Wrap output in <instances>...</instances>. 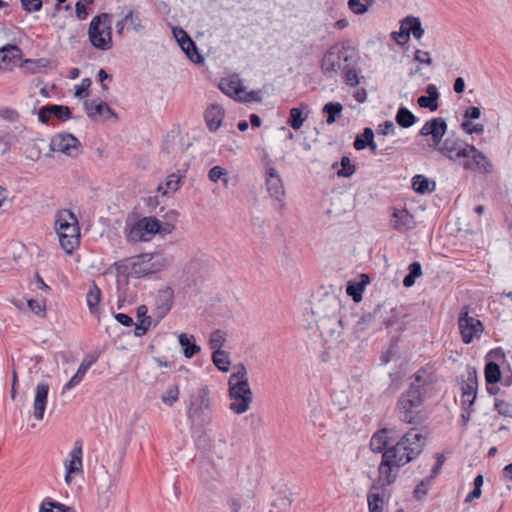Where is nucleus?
I'll list each match as a JSON object with an SVG mask.
<instances>
[{
    "mask_svg": "<svg viewBox=\"0 0 512 512\" xmlns=\"http://www.w3.org/2000/svg\"><path fill=\"white\" fill-rule=\"evenodd\" d=\"M227 175V170L221 166H214L208 172V178L212 182H217Z\"/></svg>",
    "mask_w": 512,
    "mask_h": 512,
    "instance_id": "nucleus-56",
    "label": "nucleus"
},
{
    "mask_svg": "<svg viewBox=\"0 0 512 512\" xmlns=\"http://www.w3.org/2000/svg\"><path fill=\"white\" fill-rule=\"evenodd\" d=\"M173 298L174 292L171 287H165L159 290L155 299L156 311L159 318H163L171 310Z\"/></svg>",
    "mask_w": 512,
    "mask_h": 512,
    "instance_id": "nucleus-19",
    "label": "nucleus"
},
{
    "mask_svg": "<svg viewBox=\"0 0 512 512\" xmlns=\"http://www.w3.org/2000/svg\"><path fill=\"white\" fill-rule=\"evenodd\" d=\"M458 328L463 343L470 344L474 339H479L484 331L483 323L469 315V307L464 306L458 317Z\"/></svg>",
    "mask_w": 512,
    "mask_h": 512,
    "instance_id": "nucleus-9",
    "label": "nucleus"
},
{
    "mask_svg": "<svg viewBox=\"0 0 512 512\" xmlns=\"http://www.w3.org/2000/svg\"><path fill=\"white\" fill-rule=\"evenodd\" d=\"M500 366L493 361L486 363L484 368V375L487 385H493L501 380Z\"/></svg>",
    "mask_w": 512,
    "mask_h": 512,
    "instance_id": "nucleus-35",
    "label": "nucleus"
},
{
    "mask_svg": "<svg viewBox=\"0 0 512 512\" xmlns=\"http://www.w3.org/2000/svg\"><path fill=\"white\" fill-rule=\"evenodd\" d=\"M226 341V333L220 329L212 332L209 339V346L214 351H223L222 347Z\"/></svg>",
    "mask_w": 512,
    "mask_h": 512,
    "instance_id": "nucleus-43",
    "label": "nucleus"
},
{
    "mask_svg": "<svg viewBox=\"0 0 512 512\" xmlns=\"http://www.w3.org/2000/svg\"><path fill=\"white\" fill-rule=\"evenodd\" d=\"M124 21H126L127 24H129L131 28L136 32H140L144 29L139 12L129 10L124 16Z\"/></svg>",
    "mask_w": 512,
    "mask_h": 512,
    "instance_id": "nucleus-45",
    "label": "nucleus"
},
{
    "mask_svg": "<svg viewBox=\"0 0 512 512\" xmlns=\"http://www.w3.org/2000/svg\"><path fill=\"white\" fill-rule=\"evenodd\" d=\"M426 93L428 95H422L417 99V104L421 108H427L430 111H436L438 109L439 92L434 84H429L426 87Z\"/></svg>",
    "mask_w": 512,
    "mask_h": 512,
    "instance_id": "nucleus-24",
    "label": "nucleus"
},
{
    "mask_svg": "<svg viewBox=\"0 0 512 512\" xmlns=\"http://www.w3.org/2000/svg\"><path fill=\"white\" fill-rule=\"evenodd\" d=\"M54 224L62 249L67 254H72L80 244L78 218L71 210L62 209L56 213Z\"/></svg>",
    "mask_w": 512,
    "mask_h": 512,
    "instance_id": "nucleus-4",
    "label": "nucleus"
},
{
    "mask_svg": "<svg viewBox=\"0 0 512 512\" xmlns=\"http://www.w3.org/2000/svg\"><path fill=\"white\" fill-rule=\"evenodd\" d=\"M88 38L91 45L98 50L108 51L113 47L110 14L101 13L92 18Z\"/></svg>",
    "mask_w": 512,
    "mask_h": 512,
    "instance_id": "nucleus-5",
    "label": "nucleus"
},
{
    "mask_svg": "<svg viewBox=\"0 0 512 512\" xmlns=\"http://www.w3.org/2000/svg\"><path fill=\"white\" fill-rule=\"evenodd\" d=\"M179 397V389L178 386H173L167 389V391L162 395L161 399L163 403L168 406H172Z\"/></svg>",
    "mask_w": 512,
    "mask_h": 512,
    "instance_id": "nucleus-50",
    "label": "nucleus"
},
{
    "mask_svg": "<svg viewBox=\"0 0 512 512\" xmlns=\"http://www.w3.org/2000/svg\"><path fill=\"white\" fill-rule=\"evenodd\" d=\"M90 85L91 80L89 78L82 79L81 84L76 86L75 96L78 98L87 97L89 94Z\"/></svg>",
    "mask_w": 512,
    "mask_h": 512,
    "instance_id": "nucleus-57",
    "label": "nucleus"
},
{
    "mask_svg": "<svg viewBox=\"0 0 512 512\" xmlns=\"http://www.w3.org/2000/svg\"><path fill=\"white\" fill-rule=\"evenodd\" d=\"M49 392V384L41 381L36 386V393L34 398V417L37 420H42L47 404V397Z\"/></svg>",
    "mask_w": 512,
    "mask_h": 512,
    "instance_id": "nucleus-17",
    "label": "nucleus"
},
{
    "mask_svg": "<svg viewBox=\"0 0 512 512\" xmlns=\"http://www.w3.org/2000/svg\"><path fill=\"white\" fill-rule=\"evenodd\" d=\"M494 409L503 416H512V405H510L508 402L501 400V399H495L494 403Z\"/></svg>",
    "mask_w": 512,
    "mask_h": 512,
    "instance_id": "nucleus-53",
    "label": "nucleus"
},
{
    "mask_svg": "<svg viewBox=\"0 0 512 512\" xmlns=\"http://www.w3.org/2000/svg\"><path fill=\"white\" fill-rule=\"evenodd\" d=\"M50 110L52 116L57 118L58 120L66 121L72 118V113L68 106L51 104Z\"/></svg>",
    "mask_w": 512,
    "mask_h": 512,
    "instance_id": "nucleus-44",
    "label": "nucleus"
},
{
    "mask_svg": "<svg viewBox=\"0 0 512 512\" xmlns=\"http://www.w3.org/2000/svg\"><path fill=\"white\" fill-rule=\"evenodd\" d=\"M72 508L51 499H45L41 506L40 512H70Z\"/></svg>",
    "mask_w": 512,
    "mask_h": 512,
    "instance_id": "nucleus-42",
    "label": "nucleus"
},
{
    "mask_svg": "<svg viewBox=\"0 0 512 512\" xmlns=\"http://www.w3.org/2000/svg\"><path fill=\"white\" fill-rule=\"evenodd\" d=\"M391 225L397 231L411 230L415 226V220L408 210L395 209L392 214Z\"/></svg>",
    "mask_w": 512,
    "mask_h": 512,
    "instance_id": "nucleus-18",
    "label": "nucleus"
},
{
    "mask_svg": "<svg viewBox=\"0 0 512 512\" xmlns=\"http://www.w3.org/2000/svg\"><path fill=\"white\" fill-rule=\"evenodd\" d=\"M461 128L467 134H482L484 132L483 124H473L470 121H464L461 123Z\"/></svg>",
    "mask_w": 512,
    "mask_h": 512,
    "instance_id": "nucleus-54",
    "label": "nucleus"
},
{
    "mask_svg": "<svg viewBox=\"0 0 512 512\" xmlns=\"http://www.w3.org/2000/svg\"><path fill=\"white\" fill-rule=\"evenodd\" d=\"M433 380V373L426 367L420 368L412 375L408 388L400 394L396 403V411L401 422L411 425L424 422L421 407L426 400L427 387Z\"/></svg>",
    "mask_w": 512,
    "mask_h": 512,
    "instance_id": "nucleus-2",
    "label": "nucleus"
},
{
    "mask_svg": "<svg viewBox=\"0 0 512 512\" xmlns=\"http://www.w3.org/2000/svg\"><path fill=\"white\" fill-rule=\"evenodd\" d=\"M21 55V49L14 44H7L0 48V70H7L13 64L14 60Z\"/></svg>",
    "mask_w": 512,
    "mask_h": 512,
    "instance_id": "nucleus-22",
    "label": "nucleus"
},
{
    "mask_svg": "<svg viewBox=\"0 0 512 512\" xmlns=\"http://www.w3.org/2000/svg\"><path fill=\"white\" fill-rule=\"evenodd\" d=\"M364 283H351L349 282L346 287V293L352 297L355 302L362 300V294L364 292Z\"/></svg>",
    "mask_w": 512,
    "mask_h": 512,
    "instance_id": "nucleus-48",
    "label": "nucleus"
},
{
    "mask_svg": "<svg viewBox=\"0 0 512 512\" xmlns=\"http://www.w3.org/2000/svg\"><path fill=\"white\" fill-rule=\"evenodd\" d=\"M182 177L183 176L180 175L179 173H172L168 175L165 182L166 190L163 192V194L177 191L180 187Z\"/></svg>",
    "mask_w": 512,
    "mask_h": 512,
    "instance_id": "nucleus-49",
    "label": "nucleus"
},
{
    "mask_svg": "<svg viewBox=\"0 0 512 512\" xmlns=\"http://www.w3.org/2000/svg\"><path fill=\"white\" fill-rule=\"evenodd\" d=\"M412 188L418 194L433 192L436 188L435 181H430L424 175L418 174L412 178Z\"/></svg>",
    "mask_w": 512,
    "mask_h": 512,
    "instance_id": "nucleus-30",
    "label": "nucleus"
},
{
    "mask_svg": "<svg viewBox=\"0 0 512 512\" xmlns=\"http://www.w3.org/2000/svg\"><path fill=\"white\" fill-rule=\"evenodd\" d=\"M343 105L340 102H328L323 108L322 112L327 115L326 123L332 125L336 119L341 116Z\"/></svg>",
    "mask_w": 512,
    "mask_h": 512,
    "instance_id": "nucleus-34",
    "label": "nucleus"
},
{
    "mask_svg": "<svg viewBox=\"0 0 512 512\" xmlns=\"http://www.w3.org/2000/svg\"><path fill=\"white\" fill-rule=\"evenodd\" d=\"M212 361L214 365L222 372H228L230 369L231 361L229 354L226 351H213Z\"/></svg>",
    "mask_w": 512,
    "mask_h": 512,
    "instance_id": "nucleus-40",
    "label": "nucleus"
},
{
    "mask_svg": "<svg viewBox=\"0 0 512 512\" xmlns=\"http://www.w3.org/2000/svg\"><path fill=\"white\" fill-rule=\"evenodd\" d=\"M224 109L218 104L210 105L204 114L205 122L210 131H216L222 124L224 119Z\"/></svg>",
    "mask_w": 512,
    "mask_h": 512,
    "instance_id": "nucleus-21",
    "label": "nucleus"
},
{
    "mask_svg": "<svg viewBox=\"0 0 512 512\" xmlns=\"http://www.w3.org/2000/svg\"><path fill=\"white\" fill-rule=\"evenodd\" d=\"M50 151L61 152L67 156L75 157L81 152L80 141L72 134H56L52 137L50 144Z\"/></svg>",
    "mask_w": 512,
    "mask_h": 512,
    "instance_id": "nucleus-11",
    "label": "nucleus"
},
{
    "mask_svg": "<svg viewBox=\"0 0 512 512\" xmlns=\"http://www.w3.org/2000/svg\"><path fill=\"white\" fill-rule=\"evenodd\" d=\"M179 46L193 63L202 62L203 58L201 54L198 52V49L194 41L189 36L183 41H181V44Z\"/></svg>",
    "mask_w": 512,
    "mask_h": 512,
    "instance_id": "nucleus-33",
    "label": "nucleus"
},
{
    "mask_svg": "<svg viewBox=\"0 0 512 512\" xmlns=\"http://www.w3.org/2000/svg\"><path fill=\"white\" fill-rule=\"evenodd\" d=\"M84 109L87 116L93 121L97 120L99 116H103L105 119L117 118L115 111L99 98L86 100L84 102Z\"/></svg>",
    "mask_w": 512,
    "mask_h": 512,
    "instance_id": "nucleus-15",
    "label": "nucleus"
},
{
    "mask_svg": "<svg viewBox=\"0 0 512 512\" xmlns=\"http://www.w3.org/2000/svg\"><path fill=\"white\" fill-rule=\"evenodd\" d=\"M221 91L237 100H242V94L244 89L241 86V82L237 78H224L219 84Z\"/></svg>",
    "mask_w": 512,
    "mask_h": 512,
    "instance_id": "nucleus-25",
    "label": "nucleus"
},
{
    "mask_svg": "<svg viewBox=\"0 0 512 512\" xmlns=\"http://www.w3.org/2000/svg\"><path fill=\"white\" fill-rule=\"evenodd\" d=\"M396 123L402 128H410L413 126L417 117L406 107H400L395 117Z\"/></svg>",
    "mask_w": 512,
    "mask_h": 512,
    "instance_id": "nucleus-32",
    "label": "nucleus"
},
{
    "mask_svg": "<svg viewBox=\"0 0 512 512\" xmlns=\"http://www.w3.org/2000/svg\"><path fill=\"white\" fill-rule=\"evenodd\" d=\"M50 105L42 106L38 113L39 121L43 124H47L52 117V113L50 112Z\"/></svg>",
    "mask_w": 512,
    "mask_h": 512,
    "instance_id": "nucleus-62",
    "label": "nucleus"
},
{
    "mask_svg": "<svg viewBox=\"0 0 512 512\" xmlns=\"http://www.w3.org/2000/svg\"><path fill=\"white\" fill-rule=\"evenodd\" d=\"M447 131V123L444 118L436 117L427 121L420 130L421 136L432 137L434 148L447 157L450 161L457 163L461 157H464L465 149H467L468 143L460 139L446 138L443 143L442 138Z\"/></svg>",
    "mask_w": 512,
    "mask_h": 512,
    "instance_id": "nucleus-3",
    "label": "nucleus"
},
{
    "mask_svg": "<svg viewBox=\"0 0 512 512\" xmlns=\"http://www.w3.org/2000/svg\"><path fill=\"white\" fill-rule=\"evenodd\" d=\"M403 25L405 27V35L410 36V34H412L417 40L421 39L424 35V29L418 17L412 15L405 17L403 19Z\"/></svg>",
    "mask_w": 512,
    "mask_h": 512,
    "instance_id": "nucleus-28",
    "label": "nucleus"
},
{
    "mask_svg": "<svg viewBox=\"0 0 512 512\" xmlns=\"http://www.w3.org/2000/svg\"><path fill=\"white\" fill-rule=\"evenodd\" d=\"M208 409V402L204 398L199 401L191 402L187 410V418L191 425L204 426L210 421V418L205 414Z\"/></svg>",
    "mask_w": 512,
    "mask_h": 512,
    "instance_id": "nucleus-16",
    "label": "nucleus"
},
{
    "mask_svg": "<svg viewBox=\"0 0 512 512\" xmlns=\"http://www.w3.org/2000/svg\"><path fill=\"white\" fill-rule=\"evenodd\" d=\"M231 512H241L242 509L250 510L251 505L248 500H240L239 498H231L228 502Z\"/></svg>",
    "mask_w": 512,
    "mask_h": 512,
    "instance_id": "nucleus-51",
    "label": "nucleus"
},
{
    "mask_svg": "<svg viewBox=\"0 0 512 512\" xmlns=\"http://www.w3.org/2000/svg\"><path fill=\"white\" fill-rule=\"evenodd\" d=\"M431 481L430 477L422 480L414 489V497L418 500L423 499L428 493V484Z\"/></svg>",
    "mask_w": 512,
    "mask_h": 512,
    "instance_id": "nucleus-55",
    "label": "nucleus"
},
{
    "mask_svg": "<svg viewBox=\"0 0 512 512\" xmlns=\"http://www.w3.org/2000/svg\"><path fill=\"white\" fill-rule=\"evenodd\" d=\"M28 307L37 315H41L45 311V304L35 299L28 300Z\"/></svg>",
    "mask_w": 512,
    "mask_h": 512,
    "instance_id": "nucleus-60",
    "label": "nucleus"
},
{
    "mask_svg": "<svg viewBox=\"0 0 512 512\" xmlns=\"http://www.w3.org/2000/svg\"><path fill=\"white\" fill-rule=\"evenodd\" d=\"M178 341L181 347H183V354L186 358H192L200 352L201 347L194 343V336H188L185 333H181L178 336Z\"/></svg>",
    "mask_w": 512,
    "mask_h": 512,
    "instance_id": "nucleus-29",
    "label": "nucleus"
},
{
    "mask_svg": "<svg viewBox=\"0 0 512 512\" xmlns=\"http://www.w3.org/2000/svg\"><path fill=\"white\" fill-rule=\"evenodd\" d=\"M414 60L426 65H432L433 61L430 57V53L427 51H423L420 49H417L414 53Z\"/></svg>",
    "mask_w": 512,
    "mask_h": 512,
    "instance_id": "nucleus-59",
    "label": "nucleus"
},
{
    "mask_svg": "<svg viewBox=\"0 0 512 512\" xmlns=\"http://www.w3.org/2000/svg\"><path fill=\"white\" fill-rule=\"evenodd\" d=\"M265 184L269 195L275 200L282 202L285 195L284 185L278 171L274 167H267Z\"/></svg>",
    "mask_w": 512,
    "mask_h": 512,
    "instance_id": "nucleus-14",
    "label": "nucleus"
},
{
    "mask_svg": "<svg viewBox=\"0 0 512 512\" xmlns=\"http://www.w3.org/2000/svg\"><path fill=\"white\" fill-rule=\"evenodd\" d=\"M426 439L418 428H410L393 446L383 452L378 466V477L372 490L383 491L394 484L400 468L415 460L423 451Z\"/></svg>",
    "mask_w": 512,
    "mask_h": 512,
    "instance_id": "nucleus-1",
    "label": "nucleus"
},
{
    "mask_svg": "<svg viewBox=\"0 0 512 512\" xmlns=\"http://www.w3.org/2000/svg\"><path fill=\"white\" fill-rule=\"evenodd\" d=\"M390 431V429L383 428L373 434L370 439V449L373 452L383 454V452L389 448L387 446L389 443L388 433Z\"/></svg>",
    "mask_w": 512,
    "mask_h": 512,
    "instance_id": "nucleus-26",
    "label": "nucleus"
},
{
    "mask_svg": "<svg viewBox=\"0 0 512 512\" xmlns=\"http://www.w3.org/2000/svg\"><path fill=\"white\" fill-rule=\"evenodd\" d=\"M373 140V130L369 127H366L364 128L362 134L356 136L353 146L356 150H364L373 142Z\"/></svg>",
    "mask_w": 512,
    "mask_h": 512,
    "instance_id": "nucleus-38",
    "label": "nucleus"
},
{
    "mask_svg": "<svg viewBox=\"0 0 512 512\" xmlns=\"http://www.w3.org/2000/svg\"><path fill=\"white\" fill-rule=\"evenodd\" d=\"M478 389V378L475 368L469 367L467 369V378L463 381L461 390V404L462 406L468 405L472 407L476 400Z\"/></svg>",
    "mask_w": 512,
    "mask_h": 512,
    "instance_id": "nucleus-13",
    "label": "nucleus"
},
{
    "mask_svg": "<svg viewBox=\"0 0 512 512\" xmlns=\"http://www.w3.org/2000/svg\"><path fill=\"white\" fill-rule=\"evenodd\" d=\"M22 9L27 13L38 12L42 9V0H20Z\"/></svg>",
    "mask_w": 512,
    "mask_h": 512,
    "instance_id": "nucleus-52",
    "label": "nucleus"
},
{
    "mask_svg": "<svg viewBox=\"0 0 512 512\" xmlns=\"http://www.w3.org/2000/svg\"><path fill=\"white\" fill-rule=\"evenodd\" d=\"M101 295L102 292L100 288L96 285L95 282H92V285L90 286L86 295L87 306L89 307L91 313H94L97 310V306L101 300Z\"/></svg>",
    "mask_w": 512,
    "mask_h": 512,
    "instance_id": "nucleus-36",
    "label": "nucleus"
},
{
    "mask_svg": "<svg viewBox=\"0 0 512 512\" xmlns=\"http://www.w3.org/2000/svg\"><path fill=\"white\" fill-rule=\"evenodd\" d=\"M244 102H261L262 97L259 91L251 90L249 92H245L242 94V100Z\"/></svg>",
    "mask_w": 512,
    "mask_h": 512,
    "instance_id": "nucleus-61",
    "label": "nucleus"
},
{
    "mask_svg": "<svg viewBox=\"0 0 512 512\" xmlns=\"http://www.w3.org/2000/svg\"><path fill=\"white\" fill-rule=\"evenodd\" d=\"M422 275V266L415 261L409 264L408 274L403 279V285L407 288L412 287L418 277Z\"/></svg>",
    "mask_w": 512,
    "mask_h": 512,
    "instance_id": "nucleus-39",
    "label": "nucleus"
},
{
    "mask_svg": "<svg viewBox=\"0 0 512 512\" xmlns=\"http://www.w3.org/2000/svg\"><path fill=\"white\" fill-rule=\"evenodd\" d=\"M465 150L467 155L457 161V164L462 166L463 169L482 174H488L493 171V165L490 160L474 145L469 144Z\"/></svg>",
    "mask_w": 512,
    "mask_h": 512,
    "instance_id": "nucleus-10",
    "label": "nucleus"
},
{
    "mask_svg": "<svg viewBox=\"0 0 512 512\" xmlns=\"http://www.w3.org/2000/svg\"><path fill=\"white\" fill-rule=\"evenodd\" d=\"M337 54L339 55L338 58H341L342 60L351 59L353 55V48L338 45L330 47L321 60V70L325 75H330L339 71V65L335 64V55Z\"/></svg>",
    "mask_w": 512,
    "mask_h": 512,
    "instance_id": "nucleus-12",
    "label": "nucleus"
},
{
    "mask_svg": "<svg viewBox=\"0 0 512 512\" xmlns=\"http://www.w3.org/2000/svg\"><path fill=\"white\" fill-rule=\"evenodd\" d=\"M344 82L350 87H356L364 79V76L359 75L354 66L350 67V64L343 66Z\"/></svg>",
    "mask_w": 512,
    "mask_h": 512,
    "instance_id": "nucleus-37",
    "label": "nucleus"
},
{
    "mask_svg": "<svg viewBox=\"0 0 512 512\" xmlns=\"http://www.w3.org/2000/svg\"><path fill=\"white\" fill-rule=\"evenodd\" d=\"M481 110L479 107L471 106L468 107L464 112V117L468 120H476L480 118Z\"/></svg>",
    "mask_w": 512,
    "mask_h": 512,
    "instance_id": "nucleus-64",
    "label": "nucleus"
},
{
    "mask_svg": "<svg viewBox=\"0 0 512 512\" xmlns=\"http://www.w3.org/2000/svg\"><path fill=\"white\" fill-rule=\"evenodd\" d=\"M170 227V225H167ZM171 228H162L160 221L155 217H143L138 220L127 233L130 242H147L157 233H169Z\"/></svg>",
    "mask_w": 512,
    "mask_h": 512,
    "instance_id": "nucleus-7",
    "label": "nucleus"
},
{
    "mask_svg": "<svg viewBox=\"0 0 512 512\" xmlns=\"http://www.w3.org/2000/svg\"><path fill=\"white\" fill-rule=\"evenodd\" d=\"M97 361V357L95 356H87L78 367L77 372L72 376V378L64 385V391L70 390L77 386L84 378L85 374L89 370V368Z\"/></svg>",
    "mask_w": 512,
    "mask_h": 512,
    "instance_id": "nucleus-23",
    "label": "nucleus"
},
{
    "mask_svg": "<svg viewBox=\"0 0 512 512\" xmlns=\"http://www.w3.org/2000/svg\"><path fill=\"white\" fill-rule=\"evenodd\" d=\"M82 441L76 440L73 449L69 453V459L64 463L68 474H74L82 471Z\"/></svg>",
    "mask_w": 512,
    "mask_h": 512,
    "instance_id": "nucleus-20",
    "label": "nucleus"
},
{
    "mask_svg": "<svg viewBox=\"0 0 512 512\" xmlns=\"http://www.w3.org/2000/svg\"><path fill=\"white\" fill-rule=\"evenodd\" d=\"M308 106L301 103L299 107H293L289 111V118L287 124L294 130H298L302 127L303 123L307 119V114L304 116L303 111L307 110Z\"/></svg>",
    "mask_w": 512,
    "mask_h": 512,
    "instance_id": "nucleus-27",
    "label": "nucleus"
},
{
    "mask_svg": "<svg viewBox=\"0 0 512 512\" xmlns=\"http://www.w3.org/2000/svg\"><path fill=\"white\" fill-rule=\"evenodd\" d=\"M172 263V257L162 254H142L135 258L131 274L137 278L156 274Z\"/></svg>",
    "mask_w": 512,
    "mask_h": 512,
    "instance_id": "nucleus-6",
    "label": "nucleus"
},
{
    "mask_svg": "<svg viewBox=\"0 0 512 512\" xmlns=\"http://www.w3.org/2000/svg\"><path fill=\"white\" fill-rule=\"evenodd\" d=\"M367 503L369 512H382L384 507V497L380 491L372 490V486L367 494Z\"/></svg>",
    "mask_w": 512,
    "mask_h": 512,
    "instance_id": "nucleus-31",
    "label": "nucleus"
},
{
    "mask_svg": "<svg viewBox=\"0 0 512 512\" xmlns=\"http://www.w3.org/2000/svg\"><path fill=\"white\" fill-rule=\"evenodd\" d=\"M395 126L392 121H385L384 123L380 124L378 127V134L380 135H388L391 133H394Z\"/></svg>",
    "mask_w": 512,
    "mask_h": 512,
    "instance_id": "nucleus-63",
    "label": "nucleus"
},
{
    "mask_svg": "<svg viewBox=\"0 0 512 512\" xmlns=\"http://www.w3.org/2000/svg\"><path fill=\"white\" fill-rule=\"evenodd\" d=\"M236 371L229 377L228 383H241L242 381L249 384L247 370L244 364H238L235 366Z\"/></svg>",
    "mask_w": 512,
    "mask_h": 512,
    "instance_id": "nucleus-47",
    "label": "nucleus"
},
{
    "mask_svg": "<svg viewBox=\"0 0 512 512\" xmlns=\"http://www.w3.org/2000/svg\"><path fill=\"white\" fill-rule=\"evenodd\" d=\"M229 397L232 402L229 405L231 411L236 414H243L249 410L253 401V393L249 384L241 383H228Z\"/></svg>",
    "mask_w": 512,
    "mask_h": 512,
    "instance_id": "nucleus-8",
    "label": "nucleus"
},
{
    "mask_svg": "<svg viewBox=\"0 0 512 512\" xmlns=\"http://www.w3.org/2000/svg\"><path fill=\"white\" fill-rule=\"evenodd\" d=\"M375 4V0H348V8L356 15L365 14L370 7Z\"/></svg>",
    "mask_w": 512,
    "mask_h": 512,
    "instance_id": "nucleus-41",
    "label": "nucleus"
},
{
    "mask_svg": "<svg viewBox=\"0 0 512 512\" xmlns=\"http://www.w3.org/2000/svg\"><path fill=\"white\" fill-rule=\"evenodd\" d=\"M340 164H341V169H339L337 171L338 177L348 178V177H351L355 173L356 167H355V165H353L351 163V160L348 156H343L341 158Z\"/></svg>",
    "mask_w": 512,
    "mask_h": 512,
    "instance_id": "nucleus-46",
    "label": "nucleus"
},
{
    "mask_svg": "<svg viewBox=\"0 0 512 512\" xmlns=\"http://www.w3.org/2000/svg\"><path fill=\"white\" fill-rule=\"evenodd\" d=\"M147 313L148 308L146 305L138 306L136 309L137 322L143 321V324L151 326L152 319Z\"/></svg>",
    "mask_w": 512,
    "mask_h": 512,
    "instance_id": "nucleus-58",
    "label": "nucleus"
}]
</instances>
